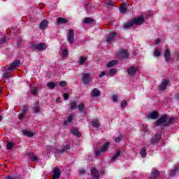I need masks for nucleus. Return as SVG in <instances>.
<instances>
[{
  "label": "nucleus",
  "mask_w": 179,
  "mask_h": 179,
  "mask_svg": "<svg viewBox=\"0 0 179 179\" xmlns=\"http://www.w3.org/2000/svg\"><path fill=\"white\" fill-rule=\"evenodd\" d=\"M144 22L145 18L143 17V15H141L140 17L134 18L132 20L124 24V29H131L133 24H142Z\"/></svg>",
  "instance_id": "obj_1"
},
{
  "label": "nucleus",
  "mask_w": 179,
  "mask_h": 179,
  "mask_svg": "<svg viewBox=\"0 0 179 179\" xmlns=\"http://www.w3.org/2000/svg\"><path fill=\"white\" fill-rule=\"evenodd\" d=\"M174 121H176V118L171 117L169 119L166 115H164L157 120L156 125L157 127H159V125H170V124H173Z\"/></svg>",
  "instance_id": "obj_2"
},
{
  "label": "nucleus",
  "mask_w": 179,
  "mask_h": 179,
  "mask_svg": "<svg viewBox=\"0 0 179 179\" xmlns=\"http://www.w3.org/2000/svg\"><path fill=\"white\" fill-rule=\"evenodd\" d=\"M108 146H110V143L108 142L105 143L100 150H97L94 152L95 155L100 156V155H103V153H106V152H107V150H108Z\"/></svg>",
  "instance_id": "obj_3"
},
{
  "label": "nucleus",
  "mask_w": 179,
  "mask_h": 179,
  "mask_svg": "<svg viewBox=\"0 0 179 179\" xmlns=\"http://www.w3.org/2000/svg\"><path fill=\"white\" fill-rule=\"evenodd\" d=\"M74 34H75V32H74L73 29L69 30V34L67 35V39L70 44H72V43H73V40L75 39Z\"/></svg>",
  "instance_id": "obj_4"
},
{
  "label": "nucleus",
  "mask_w": 179,
  "mask_h": 179,
  "mask_svg": "<svg viewBox=\"0 0 179 179\" xmlns=\"http://www.w3.org/2000/svg\"><path fill=\"white\" fill-rule=\"evenodd\" d=\"M161 138H162L161 133L155 134V136L154 137H152L150 141L151 145H156V143H157V142H159V141H160Z\"/></svg>",
  "instance_id": "obj_5"
},
{
  "label": "nucleus",
  "mask_w": 179,
  "mask_h": 179,
  "mask_svg": "<svg viewBox=\"0 0 179 179\" xmlns=\"http://www.w3.org/2000/svg\"><path fill=\"white\" fill-rule=\"evenodd\" d=\"M20 65V61L15 60L14 61L10 66L8 67V71H15Z\"/></svg>",
  "instance_id": "obj_6"
},
{
  "label": "nucleus",
  "mask_w": 179,
  "mask_h": 179,
  "mask_svg": "<svg viewBox=\"0 0 179 179\" xmlns=\"http://www.w3.org/2000/svg\"><path fill=\"white\" fill-rule=\"evenodd\" d=\"M128 52L124 49L120 50V52L117 53L118 58H128Z\"/></svg>",
  "instance_id": "obj_7"
},
{
  "label": "nucleus",
  "mask_w": 179,
  "mask_h": 179,
  "mask_svg": "<svg viewBox=\"0 0 179 179\" xmlns=\"http://www.w3.org/2000/svg\"><path fill=\"white\" fill-rule=\"evenodd\" d=\"M92 80V78H90V75L89 73H84L83 76V82L85 85H87L90 81Z\"/></svg>",
  "instance_id": "obj_8"
},
{
  "label": "nucleus",
  "mask_w": 179,
  "mask_h": 179,
  "mask_svg": "<svg viewBox=\"0 0 179 179\" xmlns=\"http://www.w3.org/2000/svg\"><path fill=\"white\" fill-rule=\"evenodd\" d=\"M169 80H164L159 86V90H166L167 89V86L169 85Z\"/></svg>",
  "instance_id": "obj_9"
},
{
  "label": "nucleus",
  "mask_w": 179,
  "mask_h": 179,
  "mask_svg": "<svg viewBox=\"0 0 179 179\" xmlns=\"http://www.w3.org/2000/svg\"><path fill=\"white\" fill-rule=\"evenodd\" d=\"M59 176H61V172H59V169L58 168H55L53 170V176L52 179H58L59 178Z\"/></svg>",
  "instance_id": "obj_10"
},
{
  "label": "nucleus",
  "mask_w": 179,
  "mask_h": 179,
  "mask_svg": "<svg viewBox=\"0 0 179 179\" xmlns=\"http://www.w3.org/2000/svg\"><path fill=\"white\" fill-rule=\"evenodd\" d=\"M158 117H159V112L157 111H152L148 116V118H150L151 120H156V118H158Z\"/></svg>",
  "instance_id": "obj_11"
},
{
  "label": "nucleus",
  "mask_w": 179,
  "mask_h": 179,
  "mask_svg": "<svg viewBox=\"0 0 179 179\" xmlns=\"http://www.w3.org/2000/svg\"><path fill=\"white\" fill-rule=\"evenodd\" d=\"M71 132L75 136H78V138H80V136H81L80 132H79V129H78V128H76V127H73L71 129Z\"/></svg>",
  "instance_id": "obj_12"
},
{
  "label": "nucleus",
  "mask_w": 179,
  "mask_h": 179,
  "mask_svg": "<svg viewBox=\"0 0 179 179\" xmlns=\"http://www.w3.org/2000/svg\"><path fill=\"white\" fill-rule=\"evenodd\" d=\"M35 48H36V50H39L41 51H44V50H45V48H47V45H45V43H41L36 45L35 46Z\"/></svg>",
  "instance_id": "obj_13"
},
{
  "label": "nucleus",
  "mask_w": 179,
  "mask_h": 179,
  "mask_svg": "<svg viewBox=\"0 0 179 179\" xmlns=\"http://www.w3.org/2000/svg\"><path fill=\"white\" fill-rule=\"evenodd\" d=\"M101 92L98 89L95 88L92 91V97H99L101 96Z\"/></svg>",
  "instance_id": "obj_14"
},
{
  "label": "nucleus",
  "mask_w": 179,
  "mask_h": 179,
  "mask_svg": "<svg viewBox=\"0 0 179 179\" xmlns=\"http://www.w3.org/2000/svg\"><path fill=\"white\" fill-rule=\"evenodd\" d=\"M164 58L166 62H169L170 61V58H171V54L170 53V50L166 49L165 50Z\"/></svg>",
  "instance_id": "obj_15"
},
{
  "label": "nucleus",
  "mask_w": 179,
  "mask_h": 179,
  "mask_svg": "<svg viewBox=\"0 0 179 179\" xmlns=\"http://www.w3.org/2000/svg\"><path fill=\"white\" fill-rule=\"evenodd\" d=\"M91 174L94 178H99V177H100V173H99L97 169L94 168L91 169Z\"/></svg>",
  "instance_id": "obj_16"
},
{
  "label": "nucleus",
  "mask_w": 179,
  "mask_h": 179,
  "mask_svg": "<svg viewBox=\"0 0 179 179\" xmlns=\"http://www.w3.org/2000/svg\"><path fill=\"white\" fill-rule=\"evenodd\" d=\"M115 36H117V33H115V32H114V31L111 32V33L109 34L108 38L106 39V41H107L108 43H110V41H113V40L114 38H115Z\"/></svg>",
  "instance_id": "obj_17"
},
{
  "label": "nucleus",
  "mask_w": 179,
  "mask_h": 179,
  "mask_svg": "<svg viewBox=\"0 0 179 179\" xmlns=\"http://www.w3.org/2000/svg\"><path fill=\"white\" fill-rule=\"evenodd\" d=\"M127 73L130 76H134L136 73V69L135 67H130L127 70Z\"/></svg>",
  "instance_id": "obj_18"
},
{
  "label": "nucleus",
  "mask_w": 179,
  "mask_h": 179,
  "mask_svg": "<svg viewBox=\"0 0 179 179\" xmlns=\"http://www.w3.org/2000/svg\"><path fill=\"white\" fill-rule=\"evenodd\" d=\"M118 64V61L112 60L109 63L106 64V68H113V66H115Z\"/></svg>",
  "instance_id": "obj_19"
},
{
  "label": "nucleus",
  "mask_w": 179,
  "mask_h": 179,
  "mask_svg": "<svg viewBox=\"0 0 179 179\" xmlns=\"http://www.w3.org/2000/svg\"><path fill=\"white\" fill-rule=\"evenodd\" d=\"M24 136H28V138H31V136H34V132L30 131L28 130H24L22 131Z\"/></svg>",
  "instance_id": "obj_20"
},
{
  "label": "nucleus",
  "mask_w": 179,
  "mask_h": 179,
  "mask_svg": "<svg viewBox=\"0 0 179 179\" xmlns=\"http://www.w3.org/2000/svg\"><path fill=\"white\" fill-rule=\"evenodd\" d=\"M159 177V171L153 169L151 173V179H156Z\"/></svg>",
  "instance_id": "obj_21"
},
{
  "label": "nucleus",
  "mask_w": 179,
  "mask_h": 179,
  "mask_svg": "<svg viewBox=\"0 0 179 179\" xmlns=\"http://www.w3.org/2000/svg\"><path fill=\"white\" fill-rule=\"evenodd\" d=\"M127 8L128 6H127V3H122L120 6V12L122 13H125V12H127Z\"/></svg>",
  "instance_id": "obj_22"
},
{
  "label": "nucleus",
  "mask_w": 179,
  "mask_h": 179,
  "mask_svg": "<svg viewBox=\"0 0 179 179\" xmlns=\"http://www.w3.org/2000/svg\"><path fill=\"white\" fill-rule=\"evenodd\" d=\"M58 24H64L65 23H68V20L62 17H58L57 19Z\"/></svg>",
  "instance_id": "obj_23"
},
{
  "label": "nucleus",
  "mask_w": 179,
  "mask_h": 179,
  "mask_svg": "<svg viewBox=\"0 0 179 179\" xmlns=\"http://www.w3.org/2000/svg\"><path fill=\"white\" fill-rule=\"evenodd\" d=\"M47 26H48V22L44 20V21H42L41 22V24H40V29L41 30H44V29H46L47 28Z\"/></svg>",
  "instance_id": "obj_24"
},
{
  "label": "nucleus",
  "mask_w": 179,
  "mask_h": 179,
  "mask_svg": "<svg viewBox=\"0 0 179 179\" xmlns=\"http://www.w3.org/2000/svg\"><path fill=\"white\" fill-rule=\"evenodd\" d=\"M28 157H29V159L32 160V162H37V160H38V158H37V156H36L33 153H29Z\"/></svg>",
  "instance_id": "obj_25"
},
{
  "label": "nucleus",
  "mask_w": 179,
  "mask_h": 179,
  "mask_svg": "<svg viewBox=\"0 0 179 179\" xmlns=\"http://www.w3.org/2000/svg\"><path fill=\"white\" fill-rule=\"evenodd\" d=\"M73 120V115H70L68 117V120H64V125H69L71 122H72V120Z\"/></svg>",
  "instance_id": "obj_26"
},
{
  "label": "nucleus",
  "mask_w": 179,
  "mask_h": 179,
  "mask_svg": "<svg viewBox=\"0 0 179 179\" xmlns=\"http://www.w3.org/2000/svg\"><path fill=\"white\" fill-rule=\"evenodd\" d=\"M179 170V166H175L173 169L171 170V172H169L170 177H173V176Z\"/></svg>",
  "instance_id": "obj_27"
},
{
  "label": "nucleus",
  "mask_w": 179,
  "mask_h": 179,
  "mask_svg": "<svg viewBox=\"0 0 179 179\" xmlns=\"http://www.w3.org/2000/svg\"><path fill=\"white\" fill-rule=\"evenodd\" d=\"M92 125L94 128H99L100 127V123L99 122V120H94L92 122Z\"/></svg>",
  "instance_id": "obj_28"
},
{
  "label": "nucleus",
  "mask_w": 179,
  "mask_h": 179,
  "mask_svg": "<svg viewBox=\"0 0 179 179\" xmlns=\"http://www.w3.org/2000/svg\"><path fill=\"white\" fill-rule=\"evenodd\" d=\"M117 73V69H110L108 73L109 76H114Z\"/></svg>",
  "instance_id": "obj_29"
},
{
  "label": "nucleus",
  "mask_w": 179,
  "mask_h": 179,
  "mask_svg": "<svg viewBox=\"0 0 179 179\" xmlns=\"http://www.w3.org/2000/svg\"><path fill=\"white\" fill-rule=\"evenodd\" d=\"M120 152H117L113 157H112L111 158V161L112 162H115V160H117V159H118V157H120Z\"/></svg>",
  "instance_id": "obj_30"
},
{
  "label": "nucleus",
  "mask_w": 179,
  "mask_h": 179,
  "mask_svg": "<svg viewBox=\"0 0 179 179\" xmlns=\"http://www.w3.org/2000/svg\"><path fill=\"white\" fill-rule=\"evenodd\" d=\"M141 155L143 158L146 156V148L143 147L141 150Z\"/></svg>",
  "instance_id": "obj_31"
},
{
  "label": "nucleus",
  "mask_w": 179,
  "mask_h": 179,
  "mask_svg": "<svg viewBox=\"0 0 179 179\" xmlns=\"http://www.w3.org/2000/svg\"><path fill=\"white\" fill-rule=\"evenodd\" d=\"M93 22V20H92L90 17H85L84 19V23H87V24L92 23Z\"/></svg>",
  "instance_id": "obj_32"
},
{
  "label": "nucleus",
  "mask_w": 179,
  "mask_h": 179,
  "mask_svg": "<svg viewBox=\"0 0 179 179\" xmlns=\"http://www.w3.org/2000/svg\"><path fill=\"white\" fill-rule=\"evenodd\" d=\"M86 61H87V58L81 57L80 59V65H83L85 64V62H86Z\"/></svg>",
  "instance_id": "obj_33"
},
{
  "label": "nucleus",
  "mask_w": 179,
  "mask_h": 179,
  "mask_svg": "<svg viewBox=\"0 0 179 179\" xmlns=\"http://www.w3.org/2000/svg\"><path fill=\"white\" fill-rule=\"evenodd\" d=\"M161 52H160V50H159V49H155V52H154V56L155 57H160L161 55Z\"/></svg>",
  "instance_id": "obj_34"
},
{
  "label": "nucleus",
  "mask_w": 179,
  "mask_h": 179,
  "mask_svg": "<svg viewBox=\"0 0 179 179\" xmlns=\"http://www.w3.org/2000/svg\"><path fill=\"white\" fill-rule=\"evenodd\" d=\"M121 139H122V134H119L117 137H115V142H120L121 141Z\"/></svg>",
  "instance_id": "obj_35"
},
{
  "label": "nucleus",
  "mask_w": 179,
  "mask_h": 179,
  "mask_svg": "<svg viewBox=\"0 0 179 179\" xmlns=\"http://www.w3.org/2000/svg\"><path fill=\"white\" fill-rule=\"evenodd\" d=\"M47 86L49 87V89H54L56 85L54 83H48Z\"/></svg>",
  "instance_id": "obj_36"
},
{
  "label": "nucleus",
  "mask_w": 179,
  "mask_h": 179,
  "mask_svg": "<svg viewBox=\"0 0 179 179\" xmlns=\"http://www.w3.org/2000/svg\"><path fill=\"white\" fill-rule=\"evenodd\" d=\"M13 142H8V144H7V149L8 150H10V149H12V148H13Z\"/></svg>",
  "instance_id": "obj_37"
},
{
  "label": "nucleus",
  "mask_w": 179,
  "mask_h": 179,
  "mask_svg": "<svg viewBox=\"0 0 179 179\" xmlns=\"http://www.w3.org/2000/svg\"><path fill=\"white\" fill-rule=\"evenodd\" d=\"M25 116H26V113L22 112L21 113H20L18 118H19V120H24Z\"/></svg>",
  "instance_id": "obj_38"
},
{
  "label": "nucleus",
  "mask_w": 179,
  "mask_h": 179,
  "mask_svg": "<svg viewBox=\"0 0 179 179\" xmlns=\"http://www.w3.org/2000/svg\"><path fill=\"white\" fill-rule=\"evenodd\" d=\"M66 150H69V145H66L65 147L60 150V152H66Z\"/></svg>",
  "instance_id": "obj_39"
},
{
  "label": "nucleus",
  "mask_w": 179,
  "mask_h": 179,
  "mask_svg": "<svg viewBox=\"0 0 179 179\" xmlns=\"http://www.w3.org/2000/svg\"><path fill=\"white\" fill-rule=\"evenodd\" d=\"M67 85L68 83L66 81H61L59 83V86H61V87H65Z\"/></svg>",
  "instance_id": "obj_40"
},
{
  "label": "nucleus",
  "mask_w": 179,
  "mask_h": 179,
  "mask_svg": "<svg viewBox=\"0 0 179 179\" xmlns=\"http://www.w3.org/2000/svg\"><path fill=\"white\" fill-rule=\"evenodd\" d=\"M76 108V102H71V110H75Z\"/></svg>",
  "instance_id": "obj_41"
},
{
  "label": "nucleus",
  "mask_w": 179,
  "mask_h": 179,
  "mask_svg": "<svg viewBox=\"0 0 179 179\" xmlns=\"http://www.w3.org/2000/svg\"><path fill=\"white\" fill-rule=\"evenodd\" d=\"M127 104H128V102L126 100H124L121 103V107L122 108H124V107H125V106H127Z\"/></svg>",
  "instance_id": "obj_42"
},
{
  "label": "nucleus",
  "mask_w": 179,
  "mask_h": 179,
  "mask_svg": "<svg viewBox=\"0 0 179 179\" xmlns=\"http://www.w3.org/2000/svg\"><path fill=\"white\" fill-rule=\"evenodd\" d=\"M63 57H68V50H64L62 52Z\"/></svg>",
  "instance_id": "obj_43"
},
{
  "label": "nucleus",
  "mask_w": 179,
  "mask_h": 179,
  "mask_svg": "<svg viewBox=\"0 0 179 179\" xmlns=\"http://www.w3.org/2000/svg\"><path fill=\"white\" fill-rule=\"evenodd\" d=\"M34 111L35 113H38L40 111V106H36L34 107Z\"/></svg>",
  "instance_id": "obj_44"
},
{
  "label": "nucleus",
  "mask_w": 179,
  "mask_h": 179,
  "mask_svg": "<svg viewBox=\"0 0 179 179\" xmlns=\"http://www.w3.org/2000/svg\"><path fill=\"white\" fill-rule=\"evenodd\" d=\"M28 110H29V106H24V108H22V113L26 114V112L28 111Z\"/></svg>",
  "instance_id": "obj_45"
},
{
  "label": "nucleus",
  "mask_w": 179,
  "mask_h": 179,
  "mask_svg": "<svg viewBox=\"0 0 179 179\" xmlns=\"http://www.w3.org/2000/svg\"><path fill=\"white\" fill-rule=\"evenodd\" d=\"M85 107V105L83 103H80L79 106H78V110L80 111H82V110H83V108Z\"/></svg>",
  "instance_id": "obj_46"
},
{
  "label": "nucleus",
  "mask_w": 179,
  "mask_h": 179,
  "mask_svg": "<svg viewBox=\"0 0 179 179\" xmlns=\"http://www.w3.org/2000/svg\"><path fill=\"white\" fill-rule=\"evenodd\" d=\"M106 5L111 6V5H113V1H111V0L106 1Z\"/></svg>",
  "instance_id": "obj_47"
},
{
  "label": "nucleus",
  "mask_w": 179,
  "mask_h": 179,
  "mask_svg": "<svg viewBox=\"0 0 179 179\" xmlns=\"http://www.w3.org/2000/svg\"><path fill=\"white\" fill-rule=\"evenodd\" d=\"M63 97L64 99V100H68L69 95L66 93L64 94Z\"/></svg>",
  "instance_id": "obj_48"
},
{
  "label": "nucleus",
  "mask_w": 179,
  "mask_h": 179,
  "mask_svg": "<svg viewBox=\"0 0 179 179\" xmlns=\"http://www.w3.org/2000/svg\"><path fill=\"white\" fill-rule=\"evenodd\" d=\"M6 41V37H3L1 41H0V44H3Z\"/></svg>",
  "instance_id": "obj_49"
},
{
  "label": "nucleus",
  "mask_w": 179,
  "mask_h": 179,
  "mask_svg": "<svg viewBox=\"0 0 179 179\" xmlns=\"http://www.w3.org/2000/svg\"><path fill=\"white\" fill-rule=\"evenodd\" d=\"M117 100H118V96H117V95H113V101H117Z\"/></svg>",
  "instance_id": "obj_50"
},
{
  "label": "nucleus",
  "mask_w": 179,
  "mask_h": 179,
  "mask_svg": "<svg viewBox=\"0 0 179 179\" xmlns=\"http://www.w3.org/2000/svg\"><path fill=\"white\" fill-rule=\"evenodd\" d=\"M32 94H37V88L34 87V88L32 90Z\"/></svg>",
  "instance_id": "obj_51"
},
{
  "label": "nucleus",
  "mask_w": 179,
  "mask_h": 179,
  "mask_svg": "<svg viewBox=\"0 0 179 179\" xmlns=\"http://www.w3.org/2000/svg\"><path fill=\"white\" fill-rule=\"evenodd\" d=\"M103 76H106V71H103L101 74H99V78H103Z\"/></svg>",
  "instance_id": "obj_52"
},
{
  "label": "nucleus",
  "mask_w": 179,
  "mask_h": 179,
  "mask_svg": "<svg viewBox=\"0 0 179 179\" xmlns=\"http://www.w3.org/2000/svg\"><path fill=\"white\" fill-rule=\"evenodd\" d=\"M158 44H160V39H157L155 41V45H158Z\"/></svg>",
  "instance_id": "obj_53"
},
{
  "label": "nucleus",
  "mask_w": 179,
  "mask_h": 179,
  "mask_svg": "<svg viewBox=\"0 0 179 179\" xmlns=\"http://www.w3.org/2000/svg\"><path fill=\"white\" fill-rule=\"evenodd\" d=\"M80 174H85V173H86V171H85L84 169H81L80 170Z\"/></svg>",
  "instance_id": "obj_54"
},
{
  "label": "nucleus",
  "mask_w": 179,
  "mask_h": 179,
  "mask_svg": "<svg viewBox=\"0 0 179 179\" xmlns=\"http://www.w3.org/2000/svg\"><path fill=\"white\" fill-rule=\"evenodd\" d=\"M4 78H9V73H6L4 74Z\"/></svg>",
  "instance_id": "obj_55"
},
{
  "label": "nucleus",
  "mask_w": 179,
  "mask_h": 179,
  "mask_svg": "<svg viewBox=\"0 0 179 179\" xmlns=\"http://www.w3.org/2000/svg\"><path fill=\"white\" fill-rule=\"evenodd\" d=\"M6 179H16L15 178H11L10 176H7Z\"/></svg>",
  "instance_id": "obj_56"
},
{
  "label": "nucleus",
  "mask_w": 179,
  "mask_h": 179,
  "mask_svg": "<svg viewBox=\"0 0 179 179\" xmlns=\"http://www.w3.org/2000/svg\"><path fill=\"white\" fill-rule=\"evenodd\" d=\"M60 101H61V98H57L56 99L57 103H59Z\"/></svg>",
  "instance_id": "obj_57"
},
{
  "label": "nucleus",
  "mask_w": 179,
  "mask_h": 179,
  "mask_svg": "<svg viewBox=\"0 0 179 179\" xmlns=\"http://www.w3.org/2000/svg\"><path fill=\"white\" fill-rule=\"evenodd\" d=\"M146 131H148V128L147 127L144 128V129H143L144 132H146Z\"/></svg>",
  "instance_id": "obj_58"
},
{
  "label": "nucleus",
  "mask_w": 179,
  "mask_h": 179,
  "mask_svg": "<svg viewBox=\"0 0 179 179\" xmlns=\"http://www.w3.org/2000/svg\"><path fill=\"white\" fill-rule=\"evenodd\" d=\"M0 93H2V88L0 87Z\"/></svg>",
  "instance_id": "obj_59"
},
{
  "label": "nucleus",
  "mask_w": 179,
  "mask_h": 179,
  "mask_svg": "<svg viewBox=\"0 0 179 179\" xmlns=\"http://www.w3.org/2000/svg\"><path fill=\"white\" fill-rule=\"evenodd\" d=\"M2 121V116H0V122Z\"/></svg>",
  "instance_id": "obj_60"
},
{
  "label": "nucleus",
  "mask_w": 179,
  "mask_h": 179,
  "mask_svg": "<svg viewBox=\"0 0 179 179\" xmlns=\"http://www.w3.org/2000/svg\"><path fill=\"white\" fill-rule=\"evenodd\" d=\"M178 58H179V51L178 52V55H177Z\"/></svg>",
  "instance_id": "obj_61"
},
{
  "label": "nucleus",
  "mask_w": 179,
  "mask_h": 179,
  "mask_svg": "<svg viewBox=\"0 0 179 179\" xmlns=\"http://www.w3.org/2000/svg\"><path fill=\"white\" fill-rule=\"evenodd\" d=\"M0 148H1V145H0Z\"/></svg>",
  "instance_id": "obj_62"
}]
</instances>
